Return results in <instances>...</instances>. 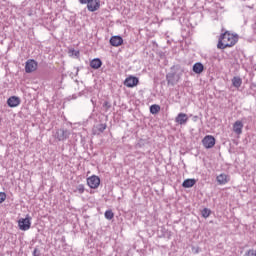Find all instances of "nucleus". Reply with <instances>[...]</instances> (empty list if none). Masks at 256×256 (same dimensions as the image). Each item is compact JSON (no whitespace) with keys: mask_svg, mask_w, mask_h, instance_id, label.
Listing matches in <instances>:
<instances>
[{"mask_svg":"<svg viewBox=\"0 0 256 256\" xmlns=\"http://www.w3.org/2000/svg\"><path fill=\"white\" fill-rule=\"evenodd\" d=\"M237 41V36L229 32H225L220 36L217 47L218 49H227V47H233V45H235Z\"/></svg>","mask_w":256,"mask_h":256,"instance_id":"nucleus-1","label":"nucleus"},{"mask_svg":"<svg viewBox=\"0 0 256 256\" xmlns=\"http://www.w3.org/2000/svg\"><path fill=\"white\" fill-rule=\"evenodd\" d=\"M81 5H87V10L90 13H95V11H99L101 9V0H79Z\"/></svg>","mask_w":256,"mask_h":256,"instance_id":"nucleus-2","label":"nucleus"},{"mask_svg":"<svg viewBox=\"0 0 256 256\" xmlns=\"http://www.w3.org/2000/svg\"><path fill=\"white\" fill-rule=\"evenodd\" d=\"M18 227L21 231H29L31 229V216L26 215L25 218H22L18 221Z\"/></svg>","mask_w":256,"mask_h":256,"instance_id":"nucleus-3","label":"nucleus"},{"mask_svg":"<svg viewBox=\"0 0 256 256\" xmlns=\"http://www.w3.org/2000/svg\"><path fill=\"white\" fill-rule=\"evenodd\" d=\"M87 185L90 187V189H97L99 185H101V178L96 175H92L87 178Z\"/></svg>","mask_w":256,"mask_h":256,"instance_id":"nucleus-4","label":"nucleus"},{"mask_svg":"<svg viewBox=\"0 0 256 256\" xmlns=\"http://www.w3.org/2000/svg\"><path fill=\"white\" fill-rule=\"evenodd\" d=\"M37 67H39V64L34 59H29L25 63V72L26 73H33L37 71Z\"/></svg>","mask_w":256,"mask_h":256,"instance_id":"nucleus-5","label":"nucleus"},{"mask_svg":"<svg viewBox=\"0 0 256 256\" xmlns=\"http://www.w3.org/2000/svg\"><path fill=\"white\" fill-rule=\"evenodd\" d=\"M202 145L205 147V149H213L215 147V137L211 135H206L202 139Z\"/></svg>","mask_w":256,"mask_h":256,"instance_id":"nucleus-6","label":"nucleus"},{"mask_svg":"<svg viewBox=\"0 0 256 256\" xmlns=\"http://www.w3.org/2000/svg\"><path fill=\"white\" fill-rule=\"evenodd\" d=\"M70 133L67 130L58 129L55 133V138L59 141H65L69 139Z\"/></svg>","mask_w":256,"mask_h":256,"instance_id":"nucleus-7","label":"nucleus"},{"mask_svg":"<svg viewBox=\"0 0 256 256\" xmlns=\"http://www.w3.org/2000/svg\"><path fill=\"white\" fill-rule=\"evenodd\" d=\"M218 185H227L231 181V177L225 173H222L216 177Z\"/></svg>","mask_w":256,"mask_h":256,"instance_id":"nucleus-8","label":"nucleus"},{"mask_svg":"<svg viewBox=\"0 0 256 256\" xmlns=\"http://www.w3.org/2000/svg\"><path fill=\"white\" fill-rule=\"evenodd\" d=\"M187 121H189V116L185 113H179L175 118V123L178 125H187Z\"/></svg>","mask_w":256,"mask_h":256,"instance_id":"nucleus-9","label":"nucleus"},{"mask_svg":"<svg viewBox=\"0 0 256 256\" xmlns=\"http://www.w3.org/2000/svg\"><path fill=\"white\" fill-rule=\"evenodd\" d=\"M139 84V79L137 77L130 76L126 78L124 85L126 87H136Z\"/></svg>","mask_w":256,"mask_h":256,"instance_id":"nucleus-10","label":"nucleus"},{"mask_svg":"<svg viewBox=\"0 0 256 256\" xmlns=\"http://www.w3.org/2000/svg\"><path fill=\"white\" fill-rule=\"evenodd\" d=\"M7 105L10 107H19V105H21V99L17 96H11L7 100Z\"/></svg>","mask_w":256,"mask_h":256,"instance_id":"nucleus-11","label":"nucleus"},{"mask_svg":"<svg viewBox=\"0 0 256 256\" xmlns=\"http://www.w3.org/2000/svg\"><path fill=\"white\" fill-rule=\"evenodd\" d=\"M122 43L123 38L121 36H112L110 38V45H112V47H121Z\"/></svg>","mask_w":256,"mask_h":256,"instance_id":"nucleus-12","label":"nucleus"},{"mask_svg":"<svg viewBox=\"0 0 256 256\" xmlns=\"http://www.w3.org/2000/svg\"><path fill=\"white\" fill-rule=\"evenodd\" d=\"M233 131L236 135H241V133H243V122L241 120H237L233 124Z\"/></svg>","mask_w":256,"mask_h":256,"instance_id":"nucleus-13","label":"nucleus"},{"mask_svg":"<svg viewBox=\"0 0 256 256\" xmlns=\"http://www.w3.org/2000/svg\"><path fill=\"white\" fill-rule=\"evenodd\" d=\"M205 71V66L201 62L195 63L193 65V72L197 75H201V72Z\"/></svg>","mask_w":256,"mask_h":256,"instance_id":"nucleus-14","label":"nucleus"},{"mask_svg":"<svg viewBox=\"0 0 256 256\" xmlns=\"http://www.w3.org/2000/svg\"><path fill=\"white\" fill-rule=\"evenodd\" d=\"M196 183L197 180L195 179H186L183 181L182 187H184V189H191V187H193Z\"/></svg>","mask_w":256,"mask_h":256,"instance_id":"nucleus-15","label":"nucleus"},{"mask_svg":"<svg viewBox=\"0 0 256 256\" xmlns=\"http://www.w3.org/2000/svg\"><path fill=\"white\" fill-rule=\"evenodd\" d=\"M103 65V62L99 58H95L90 62V67L92 69H101V66Z\"/></svg>","mask_w":256,"mask_h":256,"instance_id":"nucleus-16","label":"nucleus"},{"mask_svg":"<svg viewBox=\"0 0 256 256\" xmlns=\"http://www.w3.org/2000/svg\"><path fill=\"white\" fill-rule=\"evenodd\" d=\"M242 84H243V80H241V77L235 76L232 79V85L233 87H236V89H239V87H241Z\"/></svg>","mask_w":256,"mask_h":256,"instance_id":"nucleus-17","label":"nucleus"},{"mask_svg":"<svg viewBox=\"0 0 256 256\" xmlns=\"http://www.w3.org/2000/svg\"><path fill=\"white\" fill-rule=\"evenodd\" d=\"M74 193H78L79 195H83L85 193V185L79 184L75 187Z\"/></svg>","mask_w":256,"mask_h":256,"instance_id":"nucleus-18","label":"nucleus"},{"mask_svg":"<svg viewBox=\"0 0 256 256\" xmlns=\"http://www.w3.org/2000/svg\"><path fill=\"white\" fill-rule=\"evenodd\" d=\"M159 111H161V106H159L157 104L150 106V113H152V115H157V113H159Z\"/></svg>","mask_w":256,"mask_h":256,"instance_id":"nucleus-19","label":"nucleus"},{"mask_svg":"<svg viewBox=\"0 0 256 256\" xmlns=\"http://www.w3.org/2000/svg\"><path fill=\"white\" fill-rule=\"evenodd\" d=\"M105 219H108V221H111L115 217V214L113 213L112 210H107L104 214Z\"/></svg>","mask_w":256,"mask_h":256,"instance_id":"nucleus-20","label":"nucleus"},{"mask_svg":"<svg viewBox=\"0 0 256 256\" xmlns=\"http://www.w3.org/2000/svg\"><path fill=\"white\" fill-rule=\"evenodd\" d=\"M210 215H211V210L210 209L204 208L202 210V217H204V219H207V217H209Z\"/></svg>","mask_w":256,"mask_h":256,"instance_id":"nucleus-21","label":"nucleus"},{"mask_svg":"<svg viewBox=\"0 0 256 256\" xmlns=\"http://www.w3.org/2000/svg\"><path fill=\"white\" fill-rule=\"evenodd\" d=\"M244 256H256V250L255 249H250L245 252Z\"/></svg>","mask_w":256,"mask_h":256,"instance_id":"nucleus-22","label":"nucleus"},{"mask_svg":"<svg viewBox=\"0 0 256 256\" xmlns=\"http://www.w3.org/2000/svg\"><path fill=\"white\" fill-rule=\"evenodd\" d=\"M7 199V194L5 192H0V203H3Z\"/></svg>","mask_w":256,"mask_h":256,"instance_id":"nucleus-23","label":"nucleus"},{"mask_svg":"<svg viewBox=\"0 0 256 256\" xmlns=\"http://www.w3.org/2000/svg\"><path fill=\"white\" fill-rule=\"evenodd\" d=\"M105 129H107L106 124H100L98 127V131H100V133H103V131H105Z\"/></svg>","mask_w":256,"mask_h":256,"instance_id":"nucleus-24","label":"nucleus"},{"mask_svg":"<svg viewBox=\"0 0 256 256\" xmlns=\"http://www.w3.org/2000/svg\"><path fill=\"white\" fill-rule=\"evenodd\" d=\"M103 107H106L107 109L111 108V104H109L108 101L104 102Z\"/></svg>","mask_w":256,"mask_h":256,"instance_id":"nucleus-25","label":"nucleus"},{"mask_svg":"<svg viewBox=\"0 0 256 256\" xmlns=\"http://www.w3.org/2000/svg\"><path fill=\"white\" fill-rule=\"evenodd\" d=\"M40 254H39V250L36 248V249H34V251H33V256H39Z\"/></svg>","mask_w":256,"mask_h":256,"instance_id":"nucleus-26","label":"nucleus"},{"mask_svg":"<svg viewBox=\"0 0 256 256\" xmlns=\"http://www.w3.org/2000/svg\"><path fill=\"white\" fill-rule=\"evenodd\" d=\"M192 120L194 121V123H196V121L199 120V116H193Z\"/></svg>","mask_w":256,"mask_h":256,"instance_id":"nucleus-27","label":"nucleus"},{"mask_svg":"<svg viewBox=\"0 0 256 256\" xmlns=\"http://www.w3.org/2000/svg\"><path fill=\"white\" fill-rule=\"evenodd\" d=\"M192 250L194 251V253H199V247L197 248L193 247Z\"/></svg>","mask_w":256,"mask_h":256,"instance_id":"nucleus-28","label":"nucleus"}]
</instances>
